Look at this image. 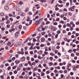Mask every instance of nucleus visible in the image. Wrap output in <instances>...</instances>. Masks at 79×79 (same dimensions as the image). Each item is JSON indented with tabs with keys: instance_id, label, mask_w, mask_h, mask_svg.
<instances>
[{
	"instance_id": "1",
	"label": "nucleus",
	"mask_w": 79,
	"mask_h": 79,
	"mask_svg": "<svg viewBox=\"0 0 79 79\" xmlns=\"http://www.w3.org/2000/svg\"><path fill=\"white\" fill-rule=\"evenodd\" d=\"M75 6H73L72 7L69 8V11H74V8H75Z\"/></svg>"
},
{
	"instance_id": "2",
	"label": "nucleus",
	"mask_w": 79,
	"mask_h": 79,
	"mask_svg": "<svg viewBox=\"0 0 79 79\" xmlns=\"http://www.w3.org/2000/svg\"><path fill=\"white\" fill-rule=\"evenodd\" d=\"M19 15H20L21 16H24L26 15L24 13H23L21 14V12H19Z\"/></svg>"
},
{
	"instance_id": "3",
	"label": "nucleus",
	"mask_w": 79,
	"mask_h": 79,
	"mask_svg": "<svg viewBox=\"0 0 79 79\" xmlns=\"http://www.w3.org/2000/svg\"><path fill=\"white\" fill-rule=\"evenodd\" d=\"M56 29V27H52L51 30L52 31H55Z\"/></svg>"
},
{
	"instance_id": "4",
	"label": "nucleus",
	"mask_w": 79,
	"mask_h": 79,
	"mask_svg": "<svg viewBox=\"0 0 79 79\" xmlns=\"http://www.w3.org/2000/svg\"><path fill=\"white\" fill-rule=\"evenodd\" d=\"M16 11H19H19H20V12H21V11H20L21 9L19 8H17L16 9Z\"/></svg>"
},
{
	"instance_id": "5",
	"label": "nucleus",
	"mask_w": 79,
	"mask_h": 79,
	"mask_svg": "<svg viewBox=\"0 0 79 79\" xmlns=\"http://www.w3.org/2000/svg\"><path fill=\"white\" fill-rule=\"evenodd\" d=\"M19 33V31H17L15 34V36L16 37V36H18V34Z\"/></svg>"
},
{
	"instance_id": "6",
	"label": "nucleus",
	"mask_w": 79,
	"mask_h": 79,
	"mask_svg": "<svg viewBox=\"0 0 79 79\" xmlns=\"http://www.w3.org/2000/svg\"><path fill=\"white\" fill-rule=\"evenodd\" d=\"M5 9L6 10H8L9 9V7L7 6H6L5 7Z\"/></svg>"
},
{
	"instance_id": "7",
	"label": "nucleus",
	"mask_w": 79,
	"mask_h": 79,
	"mask_svg": "<svg viewBox=\"0 0 79 79\" xmlns=\"http://www.w3.org/2000/svg\"><path fill=\"white\" fill-rule=\"evenodd\" d=\"M71 67V64L70 63L68 64L67 65V68H69V67Z\"/></svg>"
},
{
	"instance_id": "8",
	"label": "nucleus",
	"mask_w": 79,
	"mask_h": 79,
	"mask_svg": "<svg viewBox=\"0 0 79 79\" xmlns=\"http://www.w3.org/2000/svg\"><path fill=\"white\" fill-rule=\"evenodd\" d=\"M45 38H42L41 39V40L43 42L45 41Z\"/></svg>"
},
{
	"instance_id": "9",
	"label": "nucleus",
	"mask_w": 79,
	"mask_h": 79,
	"mask_svg": "<svg viewBox=\"0 0 79 79\" xmlns=\"http://www.w3.org/2000/svg\"><path fill=\"white\" fill-rule=\"evenodd\" d=\"M55 69H60V67L59 66L57 67H55Z\"/></svg>"
},
{
	"instance_id": "10",
	"label": "nucleus",
	"mask_w": 79,
	"mask_h": 79,
	"mask_svg": "<svg viewBox=\"0 0 79 79\" xmlns=\"http://www.w3.org/2000/svg\"><path fill=\"white\" fill-rule=\"evenodd\" d=\"M36 24L37 25L39 24H40V23H39V21L37 20L36 21Z\"/></svg>"
},
{
	"instance_id": "11",
	"label": "nucleus",
	"mask_w": 79,
	"mask_h": 79,
	"mask_svg": "<svg viewBox=\"0 0 79 79\" xmlns=\"http://www.w3.org/2000/svg\"><path fill=\"white\" fill-rule=\"evenodd\" d=\"M26 69L27 70H28V71H29L31 69V68L30 67H28Z\"/></svg>"
},
{
	"instance_id": "12",
	"label": "nucleus",
	"mask_w": 79,
	"mask_h": 79,
	"mask_svg": "<svg viewBox=\"0 0 79 79\" xmlns=\"http://www.w3.org/2000/svg\"><path fill=\"white\" fill-rule=\"evenodd\" d=\"M38 53L39 54H40V55H42V51H39Z\"/></svg>"
},
{
	"instance_id": "13",
	"label": "nucleus",
	"mask_w": 79,
	"mask_h": 79,
	"mask_svg": "<svg viewBox=\"0 0 79 79\" xmlns=\"http://www.w3.org/2000/svg\"><path fill=\"white\" fill-rule=\"evenodd\" d=\"M4 13H3V12H2L1 13V16H4Z\"/></svg>"
},
{
	"instance_id": "14",
	"label": "nucleus",
	"mask_w": 79,
	"mask_h": 79,
	"mask_svg": "<svg viewBox=\"0 0 79 79\" xmlns=\"http://www.w3.org/2000/svg\"><path fill=\"white\" fill-rule=\"evenodd\" d=\"M37 68H38V67H37V66H36L34 68V69L35 71L38 70V69H37Z\"/></svg>"
},
{
	"instance_id": "15",
	"label": "nucleus",
	"mask_w": 79,
	"mask_h": 79,
	"mask_svg": "<svg viewBox=\"0 0 79 79\" xmlns=\"http://www.w3.org/2000/svg\"><path fill=\"white\" fill-rule=\"evenodd\" d=\"M15 47H18L19 45H18V44L17 43L15 44Z\"/></svg>"
},
{
	"instance_id": "16",
	"label": "nucleus",
	"mask_w": 79,
	"mask_h": 79,
	"mask_svg": "<svg viewBox=\"0 0 79 79\" xmlns=\"http://www.w3.org/2000/svg\"><path fill=\"white\" fill-rule=\"evenodd\" d=\"M29 10V8L28 7H27L26 10H25V12H27V11Z\"/></svg>"
},
{
	"instance_id": "17",
	"label": "nucleus",
	"mask_w": 79,
	"mask_h": 79,
	"mask_svg": "<svg viewBox=\"0 0 79 79\" xmlns=\"http://www.w3.org/2000/svg\"><path fill=\"white\" fill-rule=\"evenodd\" d=\"M15 63L16 64H19V60H16L15 61Z\"/></svg>"
},
{
	"instance_id": "18",
	"label": "nucleus",
	"mask_w": 79,
	"mask_h": 79,
	"mask_svg": "<svg viewBox=\"0 0 79 79\" xmlns=\"http://www.w3.org/2000/svg\"><path fill=\"white\" fill-rule=\"evenodd\" d=\"M10 23V21L9 20H7L6 21V24H9Z\"/></svg>"
},
{
	"instance_id": "19",
	"label": "nucleus",
	"mask_w": 79,
	"mask_h": 79,
	"mask_svg": "<svg viewBox=\"0 0 79 79\" xmlns=\"http://www.w3.org/2000/svg\"><path fill=\"white\" fill-rule=\"evenodd\" d=\"M64 73H65V74H66V73H68V71L66 70H64Z\"/></svg>"
},
{
	"instance_id": "20",
	"label": "nucleus",
	"mask_w": 79,
	"mask_h": 79,
	"mask_svg": "<svg viewBox=\"0 0 79 79\" xmlns=\"http://www.w3.org/2000/svg\"><path fill=\"white\" fill-rule=\"evenodd\" d=\"M55 10L56 11H58V10H59V8L58 7H56L55 8Z\"/></svg>"
},
{
	"instance_id": "21",
	"label": "nucleus",
	"mask_w": 79,
	"mask_h": 79,
	"mask_svg": "<svg viewBox=\"0 0 79 79\" xmlns=\"http://www.w3.org/2000/svg\"><path fill=\"white\" fill-rule=\"evenodd\" d=\"M45 49L46 52H47V51H48V47H45Z\"/></svg>"
},
{
	"instance_id": "22",
	"label": "nucleus",
	"mask_w": 79,
	"mask_h": 79,
	"mask_svg": "<svg viewBox=\"0 0 79 79\" xmlns=\"http://www.w3.org/2000/svg\"><path fill=\"white\" fill-rule=\"evenodd\" d=\"M48 51H50L52 50V49L51 48V47H49L48 48Z\"/></svg>"
},
{
	"instance_id": "23",
	"label": "nucleus",
	"mask_w": 79,
	"mask_h": 79,
	"mask_svg": "<svg viewBox=\"0 0 79 79\" xmlns=\"http://www.w3.org/2000/svg\"><path fill=\"white\" fill-rule=\"evenodd\" d=\"M43 19H41L39 20L38 21L39 23H41V22L42 21Z\"/></svg>"
},
{
	"instance_id": "24",
	"label": "nucleus",
	"mask_w": 79,
	"mask_h": 79,
	"mask_svg": "<svg viewBox=\"0 0 79 79\" xmlns=\"http://www.w3.org/2000/svg\"><path fill=\"white\" fill-rule=\"evenodd\" d=\"M67 25L69 27H71V25H70V24L69 23H67Z\"/></svg>"
},
{
	"instance_id": "25",
	"label": "nucleus",
	"mask_w": 79,
	"mask_h": 79,
	"mask_svg": "<svg viewBox=\"0 0 79 79\" xmlns=\"http://www.w3.org/2000/svg\"><path fill=\"white\" fill-rule=\"evenodd\" d=\"M70 31H72L74 30V28H73V27H71L70 28Z\"/></svg>"
},
{
	"instance_id": "26",
	"label": "nucleus",
	"mask_w": 79,
	"mask_h": 79,
	"mask_svg": "<svg viewBox=\"0 0 79 79\" xmlns=\"http://www.w3.org/2000/svg\"><path fill=\"white\" fill-rule=\"evenodd\" d=\"M17 44H18V45L19 46L21 44V42L20 41H19V42H17Z\"/></svg>"
},
{
	"instance_id": "27",
	"label": "nucleus",
	"mask_w": 79,
	"mask_h": 79,
	"mask_svg": "<svg viewBox=\"0 0 79 79\" xmlns=\"http://www.w3.org/2000/svg\"><path fill=\"white\" fill-rule=\"evenodd\" d=\"M32 20H30V22H29V25H31V24H32Z\"/></svg>"
},
{
	"instance_id": "28",
	"label": "nucleus",
	"mask_w": 79,
	"mask_h": 79,
	"mask_svg": "<svg viewBox=\"0 0 79 79\" xmlns=\"http://www.w3.org/2000/svg\"><path fill=\"white\" fill-rule=\"evenodd\" d=\"M46 1H45V0H40V2H45Z\"/></svg>"
},
{
	"instance_id": "29",
	"label": "nucleus",
	"mask_w": 79,
	"mask_h": 79,
	"mask_svg": "<svg viewBox=\"0 0 79 79\" xmlns=\"http://www.w3.org/2000/svg\"><path fill=\"white\" fill-rule=\"evenodd\" d=\"M35 62L36 63H38L39 62V61L38 60H35Z\"/></svg>"
},
{
	"instance_id": "30",
	"label": "nucleus",
	"mask_w": 79,
	"mask_h": 79,
	"mask_svg": "<svg viewBox=\"0 0 79 79\" xmlns=\"http://www.w3.org/2000/svg\"><path fill=\"white\" fill-rule=\"evenodd\" d=\"M44 54H45V55H48V52H47L46 51H45L44 52Z\"/></svg>"
},
{
	"instance_id": "31",
	"label": "nucleus",
	"mask_w": 79,
	"mask_h": 79,
	"mask_svg": "<svg viewBox=\"0 0 79 79\" xmlns=\"http://www.w3.org/2000/svg\"><path fill=\"white\" fill-rule=\"evenodd\" d=\"M32 71H30V72L28 73L29 75H31L32 74Z\"/></svg>"
},
{
	"instance_id": "32",
	"label": "nucleus",
	"mask_w": 79,
	"mask_h": 79,
	"mask_svg": "<svg viewBox=\"0 0 79 79\" xmlns=\"http://www.w3.org/2000/svg\"><path fill=\"white\" fill-rule=\"evenodd\" d=\"M19 4H20L21 5H23V2H22V1H20L19 3Z\"/></svg>"
},
{
	"instance_id": "33",
	"label": "nucleus",
	"mask_w": 79,
	"mask_h": 79,
	"mask_svg": "<svg viewBox=\"0 0 79 79\" xmlns=\"http://www.w3.org/2000/svg\"><path fill=\"white\" fill-rule=\"evenodd\" d=\"M8 70H10L11 69V67L10 66H9L7 68Z\"/></svg>"
},
{
	"instance_id": "34",
	"label": "nucleus",
	"mask_w": 79,
	"mask_h": 79,
	"mask_svg": "<svg viewBox=\"0 0 79 79\" xmlns=\"http://www.w3.org/2000/svg\"><path fill=\"white\" fill-rule=\"evenodd\" d=\"M8 45H11V42H8L7 43Z\"/></svg>"
},
{
	"instance_id": "35",
	"label": "nucleus",
	"mask_w": 79,
	"mask_h": 79,
	"mask_svg": "<svg viewBox=\"0 0 79 79\" xmlns=\"http://www.w3.org/2000/svg\"><path fill=\"white\" fill-rule=\"evenodd\" d=\"M45 32H43L41 33V34L43 35H45Z\"/></svg>"
},
{
	"instance_id": "36",
	"label": "nucleus",
	"mask_w": 79,
	"mask_h": 79,
	"mask_svg": "<svg viewBox=\"0 0 79 79\" xmlns=\"http://www.w3.org/2000/svg\"><path fill=\"white\" fill-rule=\"evenodd\" d=\"M51 16H52V17H55V14H53L52 15H51Z\"/></svg>"
},
{
	"instance_id": "37",
	"label": "nucleus",
	"mask_w": 79,
	"mask_h": 79,
	"mask_svg": "<svg viewBox=\"0 0 79 79\" xmlns=\"http://www.w3.org/2000/svg\"><path fill=\"white\" fill-rule=\"evenodd\" d=\"M50 55H51L52 56H53V55H54V54L52 52H51V53H50Z\"/></svg>"
},
{
	"instance_id": "38",
	"label": "nucleus",
	"mask_w": 79,
	"mask_h": 79,
	"mask_svg": "<svg viewBox=\"0 0 79 79\" xmlns=\"http://www.w3.org/2000/svg\"><path fill=\"white\" fill-rule=\"evenodd\" d=\"M54 73H58V70H55L54 71Z\"/></svg>"
},
{
	"instance_id": "39",
	"label": "nucleus",
	"mask_w": 79,
	"mask_h": 79,
	"mask_svg": "<svg viewBox=\"0 0 79 79\" xmlns=\"http://www.w3.org/2000/svg\"><path fill=\"white\" fill-rule=\"evenodd\" d=\"M36 77H38V79H41V78H40V76H37V74L36 75Z\"/></svg>"
},
{
	"instance_id": "40",
	"label": "nucleus",
	"mask_w": 79,
	"mask_h": 79,
	"mask_svg": "<svg viewBox=\"0 0 79 79\" xmlns=\"http://www.w3.org/2000/svg\"><path fill=\"white\" fill-rule=\"evenodd\" d=\"M19 66L20 67H23V64H19Z\"/></svg>"
},
{
	"instance_id": "41",
	"label": "nucleus",
	"mask_w": 79,
	"mask_h": 79,
	"mask_svg": "<svg viewBox=\"0 0 79 79\" xmlns=\"http://www.w3.org/2000/svg\"><path fill=\"white\" fill-rule=\"evenodd\" d=\"M50 66H52L53 65V63L52 62H51L49 63Z\"/></svg>"
},
{
	"instance_id": "42",
	"label": "nucleus",
	"mask_w": 79,
	"mask_h": 79,
	"mask_svg": "<svg viewBox=\"0 0 79 79\" xmlns=\"http://www.w3.org/2000/svg\"><path fill=\"white\" fill-rule=\"evenodd\" d=\"M60 73H63V71L62 70H60L59 71Z\"/></svg>"
},
{
	"instance_id": "43",
	"label": "nucleus",
	"mask_w": 79,
	"mask_h": 79,
	"mask_svg": "<svg viewBox=\"0 0 79 79\" xmlns=\"http://www.w3.org/2000/svg\"><path fill=\"white\" fill-rule=\"evenodd\" d=\"M28 64H30V65H31V62L30 61H28Z\"/></svg>"
},
{
	"instance_id": "44",
	"label": "nucleus",
	"mask_w": 79,
	"mask_h": 79,
	"mask_svg": "<svg viewBox=\"0 0 79 79\" xmlns=\"http://www.w3.org/2000/svg\"><path fill=\"white\" fill-rule=\"evenodd\" d=\"M76 25H79V22H76Z\"/></svg>"
},
{
	"instance_id": "45",
	"label": "nucleus",
	"mask_w": 79,
	"mask_h": 79,
	"mask_svg": "<svg viewBox=\"0 0 79 79\" xmlns=\"http://www.w3.org/2000/svg\"><path fill=\"white\" fill-rule=\"evenodd\" d=\"M16 66H14L12 67V69H16Z\"/></svg>"
},
{
	"instance_id": "46",
	"label": "nucleus",
	"mask_w": 79,
	"mask_h": 79,
	"mask_svg": "<svg viewBox=\"0 0 79 79\" xmlns=\"http://www.w3.org/2000/svg\"><path fill=\"white\" fill-rule=\"evenodd\" d=\"M20 69H20V67H17V71H19V70H20Z\"/></svg>"
},
{
	"instance_id": "47",
	"label": "nucleus",
	"mask_w": 79,
	"mask_h": 79,
	"mask_svg": "<svg viewBox=\"0 0 79 79\" xmlns=\"http://www.w3.org/2000/svg\"><path fill=\"white\" fill-rule=\"evenodd\" d=\"M68 14L70 15V16H72V13H71V12H69L68 13Z\"/></svg>"
},
{
	"instance_id": "48",
	"label": "nucleus",
	"mask_w": 79,
	"mask_h": 79,
	"mask_svg": "<svg viewBox=\"0 0 79 79\" xmlns=\"http://www.w3.org/2000/svg\"><path fill=\"white\" fill-rule=\"evenodd\" d=\"M64 40H65V41H67V40H68V38H65L64 39Z\"/></svg>"
},
{
	"instance_id": "49",
	"label": "nucleus",
	"mask_w": 79,
	"mask_h": 79,
	"mask_svg": "<svg viewBox=\"0 0 79 79\" xmlns=\"http://www.w3.org/2000/svg\"><path fill=\"white\" fill-rule=\"evenodd\" d=\"M10 25L8 24L7 25V28H10Z\"/></svg>"
},
{
	"instance_id": "50",
	"label": "nucleus",
	"mask_w": 79,
	"mask_h": 79,
	"mask_svg": "<svg viewBox=\"0 0 79 79\" xmlns=\"http://www.w3.org/2000/svg\"><path fill=\"white\" fill-rule=\"evenodd\" d=\"M74 74V73H73V72H71L70 73V75H71V76H73V75Z\"/></svg>"
},
{
	"instance_id": "51",
	"label": "nucleus",
	"mask_w": 79,
	"mask_h": 79,
	"mask_svg": "<svg viewBox=\"0 0 79 79\" xmlns=\"http://www.w3.org/2000/svg\"><path fill=\"white\" fill-rule=\"evenodd\" d=\"M27 59L28 60H30V57L29 56H27Z\"/></svg>"
},
{
	"instance_id": "52",
	"label": "nucleus",
	"mask_w": 79,
	"mask_h": 79,
	"mask_svg": "<svg viewBox=\"0 0 79 79\" xmlns=\"http://www.w3.org/2000/svg\"><path fill=\"white\" fill-rule=\"evenodd\" d=\"M22 75H23V76H24V75H25V72H23L22 73Z\"/></svg>"
},
{
	"instance_id": "53",
	"label": "nucleus",
	"mask_w": 79,
	"mask_h": 79,
	"mask_svg": "<svg viewBox=\"0 0 79 79\" xmlns=\"http://www.w3.org/2000/svg\"><path fill=\"white\" fill-rule=\"evenodd\" d=\"M71 34V32H69L68 33V35H70Z\"/></svg>"
},
{
	"instance_id": "54",
	"label": "nucleus",
	"mask_w": 79,
	"mask_h": 79,
	"mask_svg": "<svg viewBox=\"0 0 79 79\" xmlns=\"http://www.w3.org/2000/svg\"><path fill=\"white\" fill-rule=\"evenodd\" d=\"M36 48L38 49V50H39L40 49V47L39 46L36 47Z\"/></svg>"
},
{
	"instance_id": "55",
	"label": "nucleus",
	"mask_w": 79,
	"mask_h": 79,
	"mask_svg": "<svg viewBox=\"0 0 79 79\" xmlns=\"http://www.w3.org/2000/svg\"><path fill=\"white\" fill-rule=\"evenodd\" d=\"M62 32L64 34H65V33H66V31L65 30H63L62 31Z\"/></svg>"
},
{
	"instance_id": "56",
	"label": "nucleus",
	"mask_w": 79,
	"mask_h": 79,
	"mask_svg": "<svg viewBox=\"0 0 79 79\" xmlns=\"http://www.w3.org/2000/svg\"><path fill=\"white\" fill-rule=\"evenodd\" d=\"M32 46H31V47L30 48V50H32L33 48H32Z\"/></svg>"
},
{
	"instance_id": "57",
	"label": "nucleus",
	"mask_w": 79,
	"mask_h": 79,
	"mask_svg": "<svg viewBox=\"0 0 79 79\" xmlns=\"http://www.w3.org/2000/svg\"><path fill=\"white\" fill-rule=\"evenodd\" d=\"M19 29H22V25H19Z\"/></svg>"
},
{
	"instance_id": "58",
	"label": "nucleus",
	"mask_w": 79,
	"mask_h": 79,
	"mask_svg": "<svg viewBox=\"0 0 79 79\" xmlns=\"http://www.w3.org/2000/svg\"><path fill=\"white\" fill-rule=\"evenodd\" d=\"M1 29L2 30V31H5V28H3V27H2L1 28Z\"/></svg>"
},
{
	"instance_id": "59",
	"label": "nucleus",
	"mask_w": 79,
	"mask_h": 79,
	"mask_svg": "<svg viewBox=\"0 0 79 79\" xmlns=\"http://www.w3.org/2000/svg\"><path fill=\"white\" fill-rule=\"evenodd\" d=\"M60 48V47L59 46H57L56 47V48L57 49H59Z\"/></svg>"
},
{
	"instance_id": "60",
	"label": "nucleus",
	"mask_w": 79,
	"mask_h": 79,
	"mask_svg": "<svg viewBox=\"0 0 79 79\" xmlns=\"http://www.w3.org/2000/svg\"><path fill=\"white\" fill-rule=\"evenodd\" d=\"M31 60L32 61H34V58H31Z\"/></svg>"
},
{
	"instance_id": "61",
	"label": "nucleus",
	"mask_w": 79,
	"mask_h": 79,
	"mask_svg": "<svg viewBox=\"0 0 79 79\" xmlns=\"http://www.w3.org/2000/svg\"><path fill=\"white\" fill-rule=\"evenodd\" d=\"M61 27H62V26H61V25L60 24L58 26V27H59V28H61Z\"/></svg>"
},
{
	"instance_id": "62",
	"label": "nucleus",
	"mask_w": 79,
	"mask_h": 79,
	"mask_svg": "<svg viewBox=\"0 0 79 79\" xmlns=\"http://www.w3.org/2000/svg\"><path fill=\"white\" fill-rule=\"evenodd\" d=\"M61 77L62 78H63V77H64V75L62 74L61 76Z\"/></svg>"
},
{
	"instance_id": "63",
	"label": "nucleus",
	"mask_w": 79,
	"mask_h": 79,
	"mask_svg": "<svg viewBox=\"0 0 79 79\" xmlns=\"http://www.w3.org/2000/svg\"><path fill=\"white\" fill-rule=\"evenodd\" d=\"M17 73H18V72L16 71H14V74H17Z\"/></svg>"
},
{
	"instance_id": "64",
	"label": "nucleus",
	"mask_w": 79,
	"mask_h": 79,
	"mask_svg": "<svg viewBox=\"0 0 79 79\" xmlns=\"http://www.w3.org/2000/svg\"><path fill=\"white\" fill-rule=\"evenodd\" d=\"M29 79H32L33 77H29Z\"/></svg>"
}]
</instances>
